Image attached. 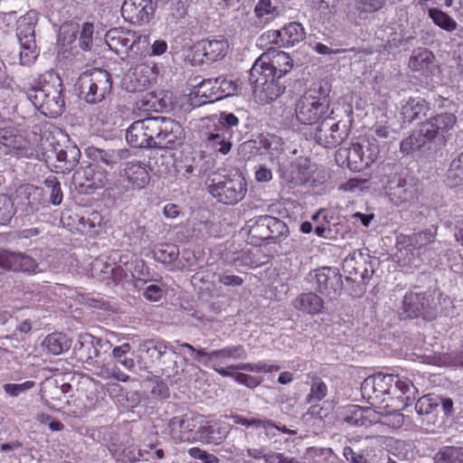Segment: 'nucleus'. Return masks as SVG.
Masks as SVG:
<instances>
[{
	"label": "nucleus",
	"instance_id": "obj_1",
	"mask_svg": "<svg viewBox=\"0 0 463 463\" xmlns=\"http://www.w3.org/2000/svg\"><path fill=\"white\" fill-rule=\"evenodd\" d=\"M361 392L372 406L382 409L383 405L400 399V395H406L407 400L413 398L418 390L405 376L377 373L364 379Z\"/></svg>",
	"mask_w": 463,
	"mask_h": 463
},
{
	"label": "nucleus",
	"instance_id": "obj_2",
	"mask_svg": "<svg viewBox=\"0 0 463 463\" xmlns=\"http://www.w3.org/2000/svg\"><path fill=\"white\" fill-rule=\"evenodd\" d=\"M46 80L44 74L29 76L24 80L22 91L34 108L49 118H57L64 110L63 85L60 78L49 75Z\"/></svg>",
	"mask_w": 463,
	"mask_h": 463
},
{
	"label": "nucleus",
	"instance_id": "obj_3",
	"mask_svg": "<svg viewBox=\"0 0 463 463\" xmlns=\"http://www.w3.org/2000/svg\"><path fill=\"white\" fill-rule=\"evenodd\" d=\"M330 89L321 82L314 83L297 100L295 116L298 123L313 126L331 118L334 113L331 108Z\"/></svg>",
	"mask_w": 463,
	"mask_h": 463
},
{
	"label": "nucleus",
	"instance_id": "obj_4",
	"mask_svg": "<svg viewBox=\"0 0 463 463\" xmlns=\"http://www.w3.org/2000/svg\"><path fill=\"white\" fill-rule=\"evenodd\" d=\"M208 193L220 203L235 205L248 192V184L241 173L218 175L208 181Z\"/></svg>",
	"mask_w": 463,
	"mask_h": 463
},
{
	"label": "nucleus",
	"instance_id": "obj_5",
	"mask_svg": "<svg viewBox=\"0 0 463 463\" xmlns=\"http://www.w3.org/2000/svg\"><path fill=\"white\" fill-rule=\"evenodd\" d=\"M80 94L88 103H98L105 99L112 88L110 74L102 69H94L80 75L78 80Z\"/></svg>",
	"mask_w": 463,
	"mask_h": 463
},
{
	"label": "nucleus",
	"instance_id": "obj_6",
	"mask_svg": "<svg viewBox=\"0 0 463 463\" xmlns=\"http://www.w3.org/2000/svg\"><path fill=\"white\" fill-rule=\"evenodd\" d=\"M380 147L376 141L365 140L353 143L347 149H339L336 157H345L346 166L354 172H361L376 162Z\"/></svg>",
	"mask_w": 463,
	"mask_h": 463
},
{
	"label": "nucleus",
	"instance_id": "obj_7",
	"mask_svg": "<svg viewBox=\"0 0 463 463\" xmlns=\"http://www.w3.org/2000/svg\"><path fill=\"white\" fill-rule=\"evenodd\" d=\"M293 67V60L288 53L282 51H268L262 53L254 62L251 69L253 75L263 73L268 76L281 79Z\"/></svg>",
	"mask_w": 463,
	"mask_h": 463
},
{
	"label": "nucleus",
	"instance_id": "obj_8",
	"mask_svg": "<svg viewBox=\"0 0 463 463\" xmlns=\"http://www.w3.org/2000/svg\"><path fill=\"white\" fill-rule=\"evenodd\" d=\"M279 80V79L263 73L253 75V70L250 69L249 81L256 102L266 105L277 100L286 89Z\"/></svg>",
	"mask_w": 463,
	"mask_h": 463
},
{
	"label": "nucleus",
	"instance_id": "obj_9",
	"mask_svg": "<svg viewBox=\"0 0 463 463\" xmlns=\"http://www.w3.org/2000/svg\"><path fill=\"white\" fill-rule=\"evenodd\" d=\"M385 191L390 201L396 206H407L419 201L418 186L408 183L407 179L399 173L389 175Z\"/></svg>",
	"mask_w": 463,
	"mask_h": 463
},
{
	"label": "nucleus",
	"instance_id": "obj_10",
	"mask_svg": "<svg viewBox=\"0 0 463 463\" xmlns=\"http://www.w3.org/2000/svg\"><path fill=\"white\" fill-rule=\"evenodd\" d=\"M306 30L302 24L291 22L279 30H269L261 35L260 40L272 48H290L306 39Z\"/></svg>",
	"mask_w": 463,
	"mask_h": 463
},
{
	"label": "nucleus",
	"instance_id": "obj_11",
	"mask_svg": "<svg viewBox=\"0 0 463 463\" xmlns=\"http://www.w3.org/2000/svg\"><path fill=\"white\" fill-rule=\"evenodd\" d=\"M156 117L134 121L127 129L128 143L137 148L156 147Z\"/></svg>",
	"mask_w": 463,
	"mask_h": 463
},
{
	"label": "nucleus",
	"instance_id": "obj_12",
	"mask_svg": "<svg viewBox=\"0 0 463 463\" xmlns=\"http://www.w3.org/2000/svg\"><path fill=\"white\" fill-rule=\"evenodd\" d=\"M73 183L82 194H92L109 183V173L99 165L89 164L73 174Z\"/></svg>",
	"mask_w": 463,
	"mask_h": 463
},
{
	"label": "nucleus",
	"instance_id": "obj_13",
	"mask_svg": "<svg viewBox=\"0 0 463 463\" xmlns=\"http://www.w3.org/2000/svg\"><path fill=\"white\" fill-rule=\"evenodd\" d=\"M403 313L409 318L422 317L431 321L437 317L438 310L434 298L426 293L407 292L402 301Z\"/></svg>",
	"mask_w": 463,
	"mask_h": 463
},
{
	"label": "nucleus",
	"instance_id": "obj_14",
	"mask_svg": "<svg viewBox=\"0 0 463 463\" xmlns=\"http://www.w3.org/2000/svg\"><path fill=\"white\" fill-rule=\"evenodd\" d=\"M158 73L156 63H137L123 78V86L129 92L143 91L152 86Z\"/></svg>",
	"mask_w": 463,
	"mask_h": 463
},
{
	"label": "nucleus",
	"instance_id": "obj_15",
	"mask_svg": "<svg viewBox=\"0 0 463 463\" xmlns=\"http://www.w3.org/2000/svg\"><path fill=\"white\" fill-rule=\"evenodd\" d=\"M105 42L118 55H127L137 44L140 43L148 44V35L138 34L123 28H112L106 33Z\"/></svg>",
	"mask_w": 463,
	"mask_h": 463
},
{
	"label": "nucleus",
	"instance_id": "obj_16",
	"mask_svg": "<svg viewBox=\"0 0 463 463\" xmlns=\"http://www.w3.org/2000/svg\"><path fill=\"white\" fill-rule=\"evenodd\" d=\"M156 147L175 149L183 145L185 135L179 122L165 117H156Z\"/></svg>",
	"mask_w": 463,
	"mask_h": 463
},
{
	"label": "nucleus",
	"instance_id": "obj_17",
	"mask_svg": "<svg viewBox=\"0 0 463 463\" xmlns=\"http://www.w3.org/2000/svg\"><path fill=\"white\" fill-rule=\"evenodd\" d=\"M244 357H246V350L242 345H229L212 352H207L205 348H198L197 352V362L204 366L211 367L216 373H218V370H232L230 366L228 368L220 366L223 360Z\"/></svg>",
	"mask_w": 463,
	"mask_h": 463
},
{
	"label": "nucleus",
	"instance_id": "obj_18",
	"mask_svg": "<svg viewBox=\"0 0 463 463\" xmlns=\"http://www.w3.org/2000/svg\"><path fill=\"white\" fill-rule=\"evenodd\" d=\"M156 8V3L154 0H125L121 14L126 22L141 25L153 19Z\"/></svg>",
	"mask_w": 463,
	"mask_h": 463
},
{
	"label": "nucleus",
	"instance_id": "obj_19",
	"mask_svg": "<svg viewBox=\"0 0 463 463\" xmlns=\"http://www.w3.org/2000/svg\"><path fill=\"white\" fill-rule=\"evenodd\" d=\"M38 262L30 255L0 249V269L12 272L36 273Z\"/></svg>",
	"mask_w": 463,
	"mask_h": 463
},
{
	"label": "nucleus",
	"instance_id": "obj_20",
	"mask_svg": "<svg viewBox=\"0 0 463 463\" xmlns=\"http://www.w3.org/2000/svg\"><path fill=\"white\" fill-rule=\"evenodd\" d=\"M198 426L199 417H175L168 423L170 437L175 443L195 441Z\"/></svg>",
	"mask_w": 463,
	"mask_h": 463
},
{
	"label": "nucleus",
	"instance_id": "obj_21",
	"mask_svg": "<svg viewBox=\"0 0 463 463\" xmlns=\"http://www.w3.org/2000/svg\"><path fill=\"white\" fill-rule=\"evenodd\" d=\"M349 136L345 124L335 122L329 124L322 120L315 132L316 141L324 147H335L341 145Z\"/></svg>",
	"mask_w": 463,
	"mask_h": 463
},
{
	"label": "nucleus",
	"instance_id": "obj_22",
	"mask_svg": "<svg viewBox=\"0 0 463 463\" xmlns=\"http://www.w3.org/2000/svg\"><path fill=\"white\" fill-rule=\"evenodd\" d=\"M456 123L457 118L454 114L440 113L421 123L420 131L428 141H432L439 137H444Z\"/></svg>",
	"mask_w": 463,
	"mask_h": 463
},
{
	"label": "nucleus",
	"instance_id": "obj_23",
	"mask_svg": "<svg viewBox=\"0 0 463 463\" xmlns=\"http://www.w3.org/2000/svg\"><path fill=\"white\" fill-rule=\"evenodd\" d=\"M342 415L344 422L355 427L367 428L382 420V417L375 410L354 404L346 406Z\"/></svg>",
	"mask_w": 463,
	"mask_h": 463
},
{
	"label": "nucleus",
	"instance_id": "obj_24",
	"mask_svg": "<svg viewBox=\"0 0 463 463\" xmlns=\"http://www.w3.org/2000/svg\"><path fill=\"white\" fill-rule=\"evenodd\" d=\"M0 145L17 156H27L31 149L29 140L14 128H0Z\"/></svg>",
	"mask_w": 463,
	"mask_h": 463
},
{
	"label": "nucleus",
	"instance_id": "obj_25",
	"mask_svg": "<svg viewBox=\"0 0 463 463\" xmlns=\"http://www.w3.org/2000/svg\"><path fill=\"white\" fill-rule=\"evenodd\" d=\"M417 394H413V398L405 399L406 395H400V399L394 401L393 402H389L381 409L382 411L379 412L382 417V420L384 424H388L392 428H400L404 422V417L402 413V411L406 407L410 406L416 399Z\"/></svg>",
	"mask_w": 463,
	"mask_h": 463
},
{
	"label": "nucleus",
	"instance_id": "obj_26",
	"mask_svg": "<svg viewBox=\"0 0 463 463\" xmlns=\"http://www.w3.org/2000/svg\"><path fill=\"white\" fill-rule=\"evenodd\" d=\"M230 432V426L222 420L203 421L199 418L198 434L209 444H221Z\"/></svg>",
	"mask_w": 463,
	"mask_h": 463
},
{
	"label": "nucleus",
	"instance_id": "obj_27",
	"mask_svg": "<svg viewBox=\"0 0 463 463\" xmlns=\"http://www.w3.org/2000/svg\"><path fill=\"white\" fill-rule=\"evenodd\" d=\"M55 160L52 163L53 171L61 174H69L79 164L80 150L75 146H67L64 148L54 149Z\"/></svg>",
	"mask_w": 463,
	"mask_h": 463
},
{
	"label": "nucleus",
	"instance_id": "obj_28",
	"mask_svg": "<svg viewBox=\"0 0 463 463\" xmlns=\"http://www.w3.org/2000/svg\"><path fill=\"white\" fill-rule=\"evenodd\" d=\"M437 230L438 228L434 227L408 235L402 233L397 236V244L409 250H420L435 241Z\"/></svg>",
	"mask_w": 463,
	"mask_h": 463
},
{
	"label": "nucleus",
	"instance_id": "obj_29",
	"mask_svg": "<svg viewBox=\"0 0 463 463\" xmlns=\"http://www.w3.org/2000/svg\"><path fill=\"white\" fill-rule=\"evenodd\" d=\"M124 178L132 189H143L150 181L149 173L144 164L140 162H128L124 168Z\"/></svg>",
	"mask_w": 463,
	"mask_h": 463
},
{
	"label": "nucleus",
	"instance_id": "obj_30",
	"mask_svg": "<svg viewBox=\"0 0 463 463\" xmlns=\"http://www.w3.org/2000/svg\"><path fill=\"white\" fill-rule=\"evenodd\" d=\"M99 342L100 339L94 337L91 335L86 334L84 335H80L73 348L74 357L80 363L90 364L91 361L99 354L97 345Z\"/></svg>",
	"mask_w": 463,
	"mask_h": 463
},
{
	"label": "nucleus",
	"instance_id": "obj_31",
	"mask_svg": "<svg viewBox=\"0 0 463 463\" xmlns=\"http://www.w3.org/2000/svg\"><path fill=\"white\" fill-rule=\"evenodd\" d=\"M233 131L214 126L213 129L205 134L207 146L215 152L227 155L232 146V137Z\"/></svg>",
	"mask_w": 463,
	"mask_h": 463
},
{
	"label": "nucleus",
	"instance_id": "obj_32",
	"mask_svg": "<svg viewBox=\"0 0 463 463\" xmlns=\"http://www.w3.org/2000/svg\"><path fill=\"white\" fill-rule=\"evenodd\" d=\"M144 346L146 347V352L151 358L152 363L156 364V366L160 367L163 372L170 376L171 372L167 367H164L165 362L163 361V358L166 354L167 351H170L173 354H176L175 350H174L165 340H147L146 341Z\"/></svg>",
	"mask_w": 463,
	"mask_h": 463
},
{
	"label": "nucleus",
	"instance_id": "obj_33",
	"mask_svg": "<svg viewBox=\"0 0 463 463\" xmlns=\"http://www.w3.org/2000/svg\"><path fill=\"white\" fill-rule=\"evenodd\" d=\"M292 306L298 311L314 316L322 313L324 300L313 292L302 293L294 298Z\"/></svg>",
	"mask_w": 463,
	"mask_h": 463
},
{
	"label": "nucleus",
	"instance_id": "obj_34",
	"mask_svg": "<svg viewBox=\"0 0 463 463\" xmlns=\"http://www.w3.org/2000/svg\"><path fill=\"white\" fill-rule=\"evenodd\" d=\"M430 110V104L420 97L410 98L402 107L401 115L403 122L411 123L425 117Z\"/></svg>",
	"mask_w": 463,
	"mask_h": 463
},
{
	"label": "nucleus",
	"instance_id": "obj_35",
	"mask_svg": "<svg viewBox=\"0 0 463 463\" xmlns=\"http://www.w3.org/2000/svg\"><path fill=\"white\" fill-rule=\"evenodd\" d=\"M86 156L91 160L90 164L102 163L108 166L113 167L120 160L121 156L118 151L104 150L96 146H89L85 149Z\"/></svg>",
	"mask_w": 463,
	"mask_h": 463
},
{
	"label": "nucleus",
	"instance_id": "obj_36",
	"mask_svg": "<svg viewBox=\"0 0 463 463\" xmlns=\"http://www.w3.org/2000/svg\"><path fill=\"white\" fill-rule=\"evenodd\" d=\"M433 52L426 48L415 50L409 61V67L414 71H429L434 62Z\"/></svg>",
	"mask_w": 463,
	"mask_h": 463
},
{
	"label": "nucleus",
	"instance_id": "obj_37",
	"mask_svg": "<svg viewBox=\"0 0 463 463\" xmlns=\"http://www.w3.org/2000/svg\"><path fill=\"white\" fill-rule=\"evenodd\" d=\"M37 24L36 14L28 12L21 16L17 22L16 35L19 42L35 40V25Z\"/></svg>",
	"mask_w": 463,
	"mask_h": 463
},
{
	"label": "nucleus",
	"instance_id": "obj_38",
	"mask_svg": "<svg viewBox=\"0 0 463 463\" xmlns=\"http://www.w3.org/2000/svg\"><path fill=\"white\" fill-rule=\"evenodd\" d=\"M43 346L50 354L58 355L71 347V341L65 334L54 332L44 338Z\"/></svg>",
	"mask_w": 463,
	"mask_h": 463
},
{
	"label": "nucleus",
	"instance_id": "obj_39",
	"mask_svg": "<svg viewBox=\"0 0 463 463\" xmlns=\"http://www.w3.org/2000/svg\"><path fill=\"white\" fill-rule=\"evenodd\" d=\"M202 49L208 61L222 59L228 52L229 43L226 40H208L203 43Z\"/></svg>",
	"mask_w": 463,
	"mask_h": 463
},
{
	"label": "nucleus",
	"instance_id": "obj_40",
	"mask_svg": "<svg viewBox=\"0 0 463 463\" xmlns=\"http://www.w3.org/2000/svg\"><path fill=\"white\" fill-rule=\"evenodd\" d=\"M218 80L206 79L202 80L194 90V94L203 98V103H211L219 100Z\"/></svg>",
	"mask_w": 463,
	"mask_h": 463
},
{
	"label": "nucleus",
	"instance_id": "obj_41",
	"mask_svg": "<svg viewBox=\"0 0 463 463\" xmlns=\"http://www.w3.org/2000/svg\"><path fill=\"white\" fill-rule=\"evenodd\" d=\"M447 182L451 187H463V152L451 160L447 171Z\"/></svg>",
	"mask_w": 463,
	"mask_h": 463
},
{
	"label": "nucleus",
	"instance_id": "obj_42",
	"mask_svg": "<svg viewBox=\"0 0 463 463\" xmlns=\"http://www.w3.org/2000/svg\"><path fill=\"white\" fill-rule=\"evenodd\" d=\"M428 15L435 25L446 32H454L458 27L457 22L449 14L439 8H429Z\"/></svg>",
	"mask_w": 463,
	"mask_h": 463
},
{
	"label": "nucleus",
	"instance_id": "obj_43",
	"mask_svg": "<svg viewBox=\"0 0 463 463\" xmlns=\"http://www.w3.org/2000/svg\"><path fill=\"white\" fill-rule=\"evenodd\" d=\"M263 147L268 151L269 159L276 161L279 165L284 158L285 148L282 138L276 135H271L263 141Z\"/></svg>",
	"mask_w": 463,
	"mask_h": 463
},
{
	"label": "nucleus",
	"instance_id": "obj_44",
	"mask_svg": "<svg viewBox=\"0 0 463 463\" xmlns=\"http://www.w3.org/2000/svg\"><path fill=\"white\" fill-rule=\"evenodd\" d=\"M156 261L164 264H175L179 256V249L172 243H163L153 250Z\"/></svg>",
	"mask_w": 463,
	"mask_h": 463
},
{
	"label": "nucleus",
	"instance_id": "obj_45",
	"mask_svg": "<svg viewBox=\"0 0 463 463\" xmlns=\"http://www.w3.org/2000/svg\"><path fill=\"white\" fill-rule=\"evenodd\" d=\"M254 14L260 22L268 24L279 15V10L272 0H258Z\"/></svg>",
	"mask_w": 463,
	"mask_h": 463
},
{
	"label": "nucleus",
	"instance_id": "obj_46",
	"mask_svg": "<svg viewBox=\"0 0 463 463\" xmlns=\"http://www.w3.org/2000/svg\"><path fill=\"white\" fill-rule=\"evenodd\" d=\"M268 215H261L253 221L250 225L249 235L255 242L267 241L270 239V233L268 230Z\"/></svg>",
	"mask_w": 463,
	"mask_h": 463
},
{
	"label": "nucleus",
	"instance_id": "obj_47",
	"mask_svg": "<svg viewBox=\"0 0 463 463\" xmlns=\"http://www.w3.org/2000/svg\"><path fill=\"white\" fill-rule=\"evenodd\" d=\"M268 230L270 233L269 242H280L285 240L289 233L288 225L281 220L268 215Z\"/></svg>",
	"mask_w": 463,
	"mask_h": 463
},
{
	"label": "nucleus",
	"instance_id": "obj_48",
	"mask_svg": "<svg viewBox=\"0 0 463 463\" xmlns=\"http://www.w3.org/2000/svg\"><path fill=\"white\" fill-rule=\"evenodd\" d=\"M218 373L224 377H232L239 384L254 389L262 383L260 376L250 375L244 373H233L229 370H218Z\"/></svg>",
	"mask_w": 463,
	"mask_h": 463
},
{
	"label": "nucleus",
	"instance_id": "obj_49",
	"mask_svg": "<svg viewBox=\"0 0 463 463\" xmlns=\"http://www.w3.org/2000/svg\"><path fill=\"white\" fill-rule=\"evenodd\" d=\"M327 385L326 383L317 376L311 378V386L309 393L307 395V403L312 404L324 400L327 395Z\"/></svg>",
	"mask_w": 463,
	"mask_h": 463
},
{
	"label": "nucleus",
	"instance_id": "obj_50",
	"mask_svg": "<svg viewBox=\"0 0 463 463\" xmlns=\"http://www.w3.org/2000/svg\"><path fill=\"white\" fill-rule=\"evenodd\" d=\"M20 43V62L22 65L33 64L40 53L36 40L24 41Z\"/></svg>",
	"mask_w": 463,
	"mask_h": 463
},
{
	"label": "nucleus",
	"instance_id": "obj_51",
	"mask_svg": "<svg viewBox=\"0 0 463 463\" xmlns=\"http://www.w3.org/2000/svg\"><path fill=\"white\" fill-rule=\"evenodd\" d=\"M332 272L330 268L323 267L315 270V288L321 294H328L329 288L333 285V279L330 276Z\"/></svg>",
	"mask_w": 463,
	"mask_h": 463
},
{
	"label": "nucleus",
	"instance_id": "obj_52",
	"mask_svg": "<svg viewBox=\"0 0 463 463\" xmlns=\"http://www.w3.org/2000/svg\"><path fill=\"white\" fill-rule=\"evenodd\" d=\"M426 141H428V139L425 138L420 130L419 132H413L409 137L402 140L400 144L401 152L409 155L414 150L421 147Z\"/></svg>",
	"mask_w": 463,
	"mask_h": 463
},
{
	"label": "nucleus",
	"instance_id": "obj_53",
	"mask_svg": "<svg viewBox=\"0 0 463 463\" xmlns=\"http://www.w3.org/2000/svg\"><path fill=\"white\" fill-rule=\"evenodd\" d=\"M20 193L24 194L27 200V204L32 208L37 209L43 200V189L33 184H24L19 188Z\"/></svg>",
	"mask_w": 463,
	"mask_h": 463
},
{
	"label": "nucleus",
	"instance_id": "obj_54",
	"mask_svg": "<svg viewBox=\"0 0 463 463\" xmlns=\"http://www.w3.org/2000/svg\"><path fill=\"white\" fill-rule=\"evenodd\" d=\"M437 458L443 463H463V448L444 447L437 453Z\"/></svg>",
	"mask_w": 463,
	"mask_h": 463
},
{
	"label": "nucleus",
	"instance_id": "obj_55",
	"mask_svg": "<svg viewBox=\"0 0 463 463\" xmlns=\"http://www.w3.org/2000/svg\"><path fill=\"white\" fill-rule=\"evenodd\" d=\"M43 184L50 194V203L53 205H60L63 200V194L57 177L50 175L44 180Z\"/></svg>",
	"mask_w": 463,
	"mask_h": 463
},
{
	"label": "nucleus",
	"instance_id": "obj_56",
	"mask_svg": "<svg viewBox=\"0 0 463 463\" xmlns=\"http://www.w3.org/2000/svg\"><path fill=\"white\" fill-rule=\"evenodd\" d=\"M231 369H241L243 371L255 372V373H273L278 372L280 369L279 364H269L264 361H260L255 364H240L238 365H230Z\"/></svg>",
	"mask_w": 463,
	"mask_h": 463
},
{
	"label": "nucleus",
	"instance_id": "obj_57",
	"mask_svg": "<svg viewBox=\"0 0 463 463\" xmlns=\"http://www.w3.org/2000/svg\"><path fill=\"white\" fill-rule=\"evenodd\" d=\"M197 266V258L194 251L184 250L180 260L175 264V268L179 270H194Z\"/></svg>",
	"mask_w": 463,
	"mask_h": 463
},
{
	"label": "nucleus",
	"instance_id": "obj_58",
	"mask_svg": "<svg viewBox=\"0 0 463 463\" xmlns=\"http://www.w3.org/2000/svg\"><path fill=\"white\" fill-rule=\"evenodd\" d=\"M305 163H307V159H304ZM307 164H302L301 160H296L291 163V173L290 177L288 179L289 182L294 183H304L307 179Z\"/></svg>",
	"mask_w": 463,
	"mask_h": 463
},
{
	"label": "nucleus",
	"instance_id": "obj_59",
	"mask_svg": "<svg viewBox=\"0 0 463 463\" xmlns=\"http://www.w3.org/2000/svg\"><path fill=\"white\" fill-rule=\"evenodd\" d=\"M215 80H218L217 88L219 92V100L225 97L232 96L236 93L238 85L232 80L227 77H218L215 78Z\"/></svg>",
	"mask_w": 463,
	"mask_h": 463
},
{
	"label": "nucleus",
	"instance_id": "obj_60",
	"mask_svg": "<svg viewBox=\"0 0 463 463\" xmlns=\"http://www.w3.org/2000/svg\"><path fill=\"white\" fill-rule=\"evenodd\" d=\"M93 33L94 24L90 22H85L81 26L79 39L80 46L82 50H90L92 46Z\"/></svg>",
	"mask_w": 463,
	"mask_h": 463
},
{
	"label": "nucleus",
	"instance_id": "obj_61",
	"mask_svg": "<svg viewBox=\"0 0 463 463\" xmlns=\"http://www.w3.org/2000/svg\"><path fill=\"white\" fill-rule=\"evenodd\" d=\"M14 214V204L10 198L0 197V225H6L10 222Z\"/></svg>",
	"mask_w": 463,
	"mask_h": 463
},
{
	"label": "nucleus",
	"instance_id": "obj_62",
	"mask_svg": "<svg viewBox=\"0 0 463 463\" xmlns=\"http://www.w3.org/2000/svg\"><path fill=\"white\" fill-rule=\"evenodd\" d=\"M235 267H247L254 269L260 266L259 261L254 259V254L250 250L242 251L233 260Z\"/></svg>",
	"mask_w": 463,
	"mask_h": 463
},
{
	"label": "nucleus",
	"instance_id": "obj_63",
	"mask_svg": "<svg viewBox=\"0 0 463 463\" xmlns=\"http://www.w3.org/2000/svg\"><path fill=\"white\" fill-rule=\"evenodd\" d=\"M437 406L430 395H424L417 400L415 410L418 414L423 415L430 413Z\"/></svg>",
	"mask_w": 463,
	"mask_h": 463
},
{
	"label": "nucleus",
	"instance_id": "obj_64",
	"mask_svg": "<svg viewBox=\"0 0 463 463\" xmlns=\"http://www.w3.org/2000/svg\"><path fill=\"white\" fill-rule=\"evenodd\" d=\"M100 222L101 216L96 211L87 213L79 218V224L83 230L95 228Z\"/></svg>",
	"mask_w": 463,
	"mask_h": 463
}]
</instances>
